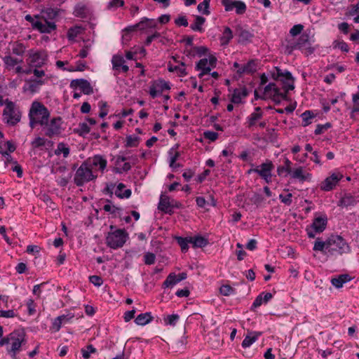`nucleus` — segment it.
<instances>
[{
	"mask_svg": "<svg viewBox=\"0 0 359 359\" xmlns=\"http://www.w3.org/2000/svg\"><path fill=\"white\" fill-rule=\"evenodd\" d=\"M15 150V145L9 142H5L3 139L0 140V154L2 155H9Z\"/></svg>",
	"mask_w": 359,
	"mask_h": 359,
	"instance_id": "29",
	"label": "nucleus"
},
{
	"mask_svg": "<svg viewBox=\"0 0 359 359\" xmlns=\"http://www.w3.org/2000/svg\"><path fill=\"white\" fill-rule=\"evenodd\" d=\"M43 83H44V81L42 80H36L29 85L28 89L32 93H35L38 90L39 86H41Z\"/></svg>",
	"mask_w": 359,
	"mask_h": 359,
	"instance_id": "59",
	"label": "nucleus"
},
{
	"mask_svg": "<svg viewBox=\"0 0 359 359\" xmlns=\"http://www.w3.org/2000/svg\"><path fill=\"white\" fill-rule=\"evenodd\" d=\"M270 98L272 99V100L276 104H278L280 103L282 100H286L287 95L285 93H283L280 92V88H276L275 93L273 94H271L270 96H269Z\"/></svg>",
	"mask_w": 359,
	"mask_h": 359,
	"instance_id": "40",
	"label": "nucleus"
},
{
	"mask_svg": "<svg viewBox=\"0 0 359 359\" xmlns=\"http://www.w3.org/2000/svg\"><path fill=\"white\" fill-rule=\"evenodd\" d=\"M90 126L88 123H80L78 128L74 129V131L81 136H85L90 133Z\"/></svg>",
	"mask_w": 359,
	"mask_h": 359,
	"instance_id": "42",
	"label": "nucleus"
},
{
	"mask_svg": "<svg viewBox=\"0 0 359 359\" xmlns=\"http://www.w3.org/2000/svg\"><path fill=\"white\" fill-rule=\"evenodd\" d=\"M178 245L180 246L181 250L183 252H186L189 250V244H191V238L189 237H181L177 236L175 238Z\"/></svg>",
	"mask_w": 359,
	"mask_h": 359,
	"instance_id": "36",
	"label": "nucleus"
},
{
	"mask_svg": "<svg viewBox=\"0 0 359 359\" xmlns=\"http://www.w3.org/2000/svg\"><path fill=\"white\" fill-rule=\"evenodd\" d=\"M175 23L177 26L187 27L189 23L185 15H180L175 20Z\"/></svg>",
	"mask_w": 359,
	"mask_h": 359,
	"instance_id": "63",
	"label": "nucleus"
},
{
	"mask_svg": "<svg viewBox=\"0 0 359 359\" xmlns=\"http://www.w3.org/2000/svg\"><path fill=\"white\" fill-rule=\"evenodd\" d=\"M25 50V48L22 43L15 44L12 49L13 53L16 55H22Z\"/></svg>",
	"mask_w": 359,
	"mask_h": 359,
	"instance_id": "58",
	"label": "nucleus"
},
{
	"mask_svg": "<svg viewBox=\"0 0 359 359\" xmlns=\"http://www.w3.org/2000/svg\"><path fill=\"white\" fill-rule=\"evenodd\" d=\"M69 149L64 143H59L57 149L55 150L54 154L56 156H59L61 154H63L64 157H67L69 155Z\"/></svg>",
	"mask_w": 359,
	"mask_h": 359,
	"instance_id": "44",
	"label": "nucleus"
},
{
	"mask_svg": "<svg viewBox=\"0 0 359 359\" xmlns=\"http://www.w3.org/2000/svg\"><path fill=\"white\" fill-rule=\"evenodd\" d=\"M314 251H320L327 255H341L351 252V247L343 237L332 235L325 241L317 238L313 248Z\"/></svg>",
	"mask_w": 359,
	"mask_h": 359,
	"instance_id": "1",
	"label": "nucleus"
},
{
	"mask_svg": "<svg viewBox=\"0 0 359 359\" xmlns=\"http://www.w3.org/2000/svg\"><path fill=\"white\" fill-rule=\"evenodd\" d=\"M157 25L156 22L154 19H149L147 18H143L141 21L138 23H137L135 25L129 26L127 28L124 29V32H126V36H128V34L136 30L137 29H144L146 27L149 28H155Z\"/></svg>",
	"mask_w": 359,
	"mask_h": 359,
	"instance_id": "14",
	"label": "nucleus"
},
{
	"mask_svg": "<svg viewBox=\"0 0 359 359\" xmlns=\"http://www.w3.org/2000/svg\"><path fill=\"white\" fill-rule=\"evenodd\" d=\"M3 61L5 65L8 67H13L15 65L19 62H22V60H18L17 58H14L11 55H6L3 58Z\"/></svg>",
	"mask_w": 359,
	"mask_h": 359,
	"instance_id": "47",
	"label": "nucleus"
},
{
	"mask_svg": "<svg viewBox=\"0 0 359 359\" xmlns=\"http://www.w3.org/2000/svg\"><path fill=\"white\" fill-rule=\"evenodd\" d=\"M304 26L302 25H295L291 28V29L290 30V33L292 36H297L302 32Z\"/></svg>",
	"mask_w": 359,
	"mask_h": 359,
	"instance_id": "64",
	"label": "nucleus"
},
{
	"mask_svg": "<svg viewBox=\"0 0 359 359\" xmlns=\"http://www.w3.org/2000/svg\"><path fill=\"white\" fill-rule=\"evenodd\" d=\"M126 185L123 183H119L114 191L115 195L120 198H128L131 196V190L125 189Z\"/></svg>",
	"mask_w": 359,
	"mask_h": 359,
	"instance_id": "30",
	"label": "nucleus"
},
{
	"mask_svg": "<svg viewBox=\"0 0 359 359\" xmlns=\"http://www.w3.org/2000/svg\"><path fill=\"white\" fill-rule=\"evenodd\" d=\"M331 126H332V125L330 123H326L325 124H323V125L318 124L316 126L314 133L316 135H320V134L323 133L325 130H327L330 128H331Z\"/></svg>",
	"mask_w": 359,
	"mask_h": 359,
	"instance_id": "56",
	"label": "nucleus"
},
{
	"mask_svg": "<svg viewBox=\"0 0 359 359\" xmlns=\"http://www.w3.org/2000/svg\"><path fill=\"white\" fill-rule=\"evenodd\" d=\"M236 34L238 36V43H241L250 42L254 36L249 30L245 29L239 25L236 27Z\"/></svg>",
	"mask_w": 359,
	"mask_h": 359,
	"instance_id": "20",
	"label": "nucleus"
},
{
	"mask_svg": "<svg viewBox=\"0 0 359 359\" xmlns=\"http://www.w3.org/2000/svg\"><path fill=\"white\" fill-rule=\"evenodd\" d=\"M27 343L26 333L23 329H18L0 340V346L4 347L8 355L13 359H17V355L22 351Z\"/></svg>",
	"mask_w": 359,
	"mask_h": 359,
	"instance_id": "3",
	"label": "nucleus"
},
{
	"mask_svg": "<svg viewBox=\"0 0 359 359\" xmlns=\"http://www.w3.org/2000/svg\"><path fill=\"white\" fill-rule=\"evenodd\" d=\"M274 169V165L271 161H266L265 163L249 170V172L257 173L266 183L271 182V172Z\"/></svg>",
	"mask_w": 359,
	"mask_h": 359,
	"instance_id": "8",
	"label": "nucleus"
},
{
	"mask_svg": "<svg viewBox=\"0 0 359 359\" xmlns=\"http://www.w3.org/2000/svg\"><path fill=\"white\" fill-rule=\"evenodd\" d=\"M124 5L123 0H111L107 4V9L115 10L118 7H122Z\"/></svg>",
	"mask_w": 359,
	"mask_h": 359,
	"instance_id": "53",
	"label": "nucleus"
},
{
	"mask_svg": "<svg viewBox=\"0 0 359 359\" xmlns=\"http://www.w3.org/2000/svg\"><path fill=\"white\" fill-rule=\"evenodd\" d=\"M210 0H203L202 3L198 5L197 9L199 12H202L204 15L210 14L209 6Z\"/></svg>",
	"mask_w": 359,
	"mask_h": 359,
	"instance_id": "48",
	"label": "nucleus"
},
{
	"mask_svg": "<svg viewBox=\"0 0 359 359\" xmlns=\"http://www.w3.org/2000/svg\"><path fill=\"white\" fill-rule=\"evenodd\" d=\"M61 122L62 119L60 117H57L53 118L50 123H47V130L46 132V135L48 137H52L55 135H58L60 133L61 130Z\"/></svg>",
	"mask_w": 359,
	"mask_h": 359,
	"instance_id": "18",
	"label": "nucleus"
},
{
	"mask_svg": "<svg viewBox=\"0 0 359 359\" xmlns=\"http://www.w3.org/2000/svg\"><path fill=\"white\" fill-rule=\"evenodd\" d=\"M184 67L185 64L184 62H181L180 65H172L169 64L168 69L170 72H176L179 76H184L187 74Z\"/></svg>",
	"mask_w": 359,
	"mask_h": 359,
	"instance_id": "34",
	"label": "nucleus"
},
{
	"mask_svg": "<svg viewBox=\"0 0 359 359\" xmlns=\"http://www.w3.org/2000/svg\"><path fill=\"white\" fill-rule=\"evenodd\" d=\"M205 22V18L200 15H196L195 17L194 22L191 24L190 28L194 32H203L204 31L203 25H204Z\"/></svg>",
	"mask_w": 359,
	"mask_h": 359,
	"instance_id": "33",
	"label": "nucleus"
},
{
	"mask_svg": "<svg viewBox=\"0 0 359 359\" xmlns=\"http://www.w3.org/2000/svg\"><path fill=\"white\" fill-rule=\"evenodd\" d=\"M4 120L11 126H15L20 121V113L15 109L13 102H6V107L3 113Z\"/></svg>",
	"mask_w": 359,
	"mask_h": 359,
	"instance_id": "6",
	"label": "nucleus"
},
{
	"mask_svg": "<svg viewBox=\"0 0 359 359\" xmlns=\"http://www.w3.org/2000/svg\"><path fill=\"white\" fill-rule=\"evenodd\" d=\"M356 204V200L354 196L346 194L338 202V206L342 208H348L349 206H354Z\"/></svg>",
	"mask_w": 359,
	"mask_h": 359,
	"instance_id": "32",
	"label": "nucleus"
},
{
	"mask_svg": "<svg viewBox=\"0 0 359 359\" xmlns=\"http://www.w3.org/2000/svg\"><path fill=\"white\" fill-rule=\"evenodd\" d=\"M278 88L274 83H270L264 87V94L266 96H270L275 93V89Z\"/></svg>",
	"mask_w": 359,
	"mask_h": 359,
	"instance_id": "57",
	"label": "nucleus"
},
{
	"mask_svg": "<svg viewBox=\"0 0 359 359\" xmlns=\"http://www.w3.org/2000/svg\"><path fill=\"white\" fill-rule=\"evenodd\" d=\"M292 195L290 193L287 194L286 195H283V194L279 195V198H280V201L287 205H290L292 203Z\"/></svg>",
	"mask_w": 359,
	"mask_h": 359,
	"instance_id": "62",
	"label": "nucleus"
},
{
	"mask_svg": "<svg viewBox=\"0 0 359 359\" xmlns=\"http://www.w3.org/2000/svg\"><path fill=\"white\" fill-rule=\"evenodd\" d=\"M180 316L177 314L168 315L164 318L165 323L171 326H175L177 323Z\"/></svg>",
	"mask_w": 359,
	"mask_h": 359,
	"instance_id": "49",
	"label": "nucleus"
},
{
	"mask_svg": "<svg viewBox=\"0 0 359 359\" xmlns=\"http://www.w3.org/2000/svg\"><path fill=\"white\" fill-rule=\"evenodd\" d=\"M343 175L339 172H334L330 176L327 177L320 184V189L325 191H330L332 190L337 183L341 180Z\"/></svg>",
	"mask_w": 359,
	"mask_h": 359,
	"instance_id": "11",
	"label": "nucleus"
},
{
	"mask_svg": "<svg viewBox=\"0 0 359 359\" xmlns=\"http://www.w3.org/2000/svg\"><path fill=\"white\" fill-rule=\"evenodd\" d=\"M220 293L224 296H229L233 293L234 289L229 285H223L219 288Z\"/></svg>",
	"mask_w": 359,
	"mask_h": 359,
	"instance_id": "55",
	"label": "nucleus"
},
{
	"mask_svg": "<svg viewBox=\"0 0 359 359\" xmlns=\"http://www.w3.org/2000/svg\"><path fill=\"white\" fill-rule=\"evenodd\" d=\"M73 13L77 18H85L87 16L86 6L82 3L77 4Z\"/></svg>",
	"mask_w": 359,
	"mask_h": 359,
	"instance_id": "38",
	"label": "nucleus"
},
{
	"mask_svg": "<svg viewBox=\"0 0 359 359\" xmlns=\"http://www.w3.org/2000/svg\"><path fill=\"white\" fill-rule=\"evenodd\" d=\"M153 320V317L150 312H146L139 314L135 319V323L138 325H145Z\"/></svg>",
	"mask_w": 359,
	"mask_h": 359,
	"instance_id": "31",
	"label": "nucleus"
},
{
	"mask_svg": "<svg viewBox=\"0 0 359 359\" xmlns=\"http://www.w3.org/2000/svg\"><path fill=\"white\" fill-rule=\"evenodd\" d=\"M221 1L226 11H231L233 8H236V13L238 15H241L246 11V5L241 1L222 0Z\"/></svg>",
	"mask_w": 359,
	"mask_h": 359,
	"instance_id": "12",
	"label": "nucleus"
},
{
	"mask_svg": "<svg viewBox=\"0 0 359 359\" xmlns=\"http://www.w3.org/2000/svg\"><path fill=\"white\" fill-rule=\"evenodd\" d=\"M127 159L128 158H117L114 167V170L116 173L127 172L130 169V163L126 161Z\"/></svg>",
	"mask_w": 359,
	"mask_h": 359,
	"instance_id": "21",
	"label": "nucleus"
},
{
	"mask_svg": "<svg viewBox=\"0 0 359 359\" xmlns=\"http://www.w3.org/2000/svg\"><path fill=\"white\" fill-rule=\"evenodd\" d=\"M153 84L155 86V87H156L158 93H161L165 90L170 89L169 83L163 79L155 81Z\"/></svg>",
	"mask_w": 359,
	"mask_h": 359,
	"instance_id": "43",
	"label": "nucleus"
},
{
	"mask_svg": "<svg viewBox=\"0 0 359 359\" xmlns=\"http://www.w3.org/2000/svg\"><path fill=\"white\" fill-rule=\"evenodd\" d=\"M89 280L92 284L97 287L101 286L103 283L102 278L99 276H91L89 277Z\"/></svg>",
	"mask_w": 359,
	"mask_h": 359,
	"instance_id": "61",
	"label": "nucleus"
},
{
	"mask_svg": "<svg viewBox=\"0 0 359 359\" xmlns=\"http://www.w3.org/2000/svg\"><path fill=\"white\" fill-rule=\"evenodd\" d=\"M352 280V278L348 274H341L335 278L331 279L332 285L336 288H341L344 283H346Z\"/></svg>",
	"mask_w": 359,
	"mask_h": 359,
	"instance_id": "23",
	"label": "nucleus"
},
{
	"mask_svg": "<svg viewBox=\"0 0 359 359\" xmlns=\"http://www.w3.org/2000/svg\"><path fill=\"white\" fill-rule=\"evenodd\" d=\"M67 319V317L65 316H60L58 317H57L53 323V328L55 329V331H59L60 329L61 328V326H62V323L64 322L65 320Z\"/></svg>",
	"mask_w": 359,
	"mask_h": 359,
	"instance_id": "54",
	"label": "nucleus"
},
{
	"mask_svg": "<svg viewBox=\"0 0 359 359\" xmlns=\"http://www.w3.org/2000/svg\"><path fill=\"white\" fill-rule=\"evenodd\" d=\"M292 48L299 50H307L309 53H313L314 49L311 47L309 42V36L307 34H302L298 39L297 42L292 46Z\"/></svg>",
	"mask_w": 359,
	"mask_h": 359,
	"instance_id": "19",
	"label": "nucleus"
},
{
	"mask_svg": "<svg viewBox=\"0 0 359 359\" xmlns=\"http://www.w3.org/2000/svg\"><path fill=\"white\" fill-rule=\"evenodd\" d=\"M156 256L152 252H147L144 256V261L146 264L151 265L155 262Z\"/></svg>",
	"mask_w": 359,
	"mask_h": 359,
	"instance_id": "60",
	"label": "nucleus"
},
{
	"mask_svg": "<svg viewBox=\"0 0 359 359\" xmlns=\"http://www.w3.org/2000/svg\"><path fill=\"white\" fill-rule=\"evenodd\" d=\"M263 116V113L262 112V109L259 107H257L255 109V111L252 113L248 118L247 121V127L252 128L255 126L257 121L261 119Z\"/></svg>",
	"mask_w": 359,
	"mask_h": 359,
	"instance_id": "24",
	"label": "nucleus"
},
{
	"mask_svg": "<svg viewBox=\"0 0 359 359\" xmlns=\"http://www.w3.org/2000/svg\"><path fill=\"white\" fill-rule=\"evenodd\" d=\"M196 69L198 71H201V72L198 74L200 78L203 77L205 74H209L211 71V68L208 65V60L207 58L200 60L196 64Z\"/></svg>",
	"mask_w": 359,
	"mask_h": 359,
	"instance_id": "26",
	"label": "nucleus"
},
{
	"mask_svg": "<svg viewBox=\"0 0 359 359\" xmlns=\"http://www.w3.org/2000/svg\"><path fill=\"white\" fill-rule=\"evenodd\" d=\"M276 71H278V76H279V80L282 82H285L286 81L294 80V78L292 76V74L288 71L283 72L279 67H276Z\"/></svg>",
	"mask_w": 359,
	"mask_h": 359,
	"instance_id": "41",
	"label": "nucleus"
},
{
	"mask_svg": "<svg viewBox=\"0 0 359 359\" xmlns=\"http://www.w3.org/2000/svg\"><path fill=\"white\" fill-rule=\"evenodd\" d=\"M125 60L121 55H115L111 59L113 69L115 71L114 76H117L121 70L123 72L126 73L129 70L128 65H124Z\"/></svg>",
	"mask_w": 359,
	"mask_h": 359,
	"instance_id": "17",
	"label": "nucleus"
},
{
	"mask_svg": "<svg viewBox=\"0 0 359 359\" xmlns=\"http://www.w3.org/2000/svg\"><path fill=\"white\" fill-rule=\"evenodd\" d=\"M233 38V33L229 27H225L222 35L220 37L222 45H227Z\"/></svg>",
	"mask_w": 359,
	"mask_h": 359,
	"instance_id": "39",
	"label": "nucleus"
},
{
	"mask_svg": "<svg viewBox=\"0 0 359 359\" xmlns=\"http://www.w3.org/2000/svg\"><path fill=\"white\" fill-rule=\"evenodd\" d=\"M97 351L96 348L93 345H88L85 348L81 349L82 356L85 359H88L90 353H94Z\"/></svg>",
	"mask_w": 359,
	"mask_h": 359,
	"instance_id": "50",
	"label": "nucleus"
},
{
	"mask_svg": "<svg viewBox=\"0 0 359 359\" xmlns=\"http://www.w3.org/2000/svg\"><path fill=\"white\" fill-rule=\"evenodd\" d=\"M257 71V64L255 60H251L243 67L237 70V73L239 75L243 74H251Z\"/></svg>",
	"mask_w": 359,
	"mask_h": 359,
	"instance_id": "27",
	"label": "nucleus"
},
{
	"mask_svg": "<svg viewBox=\"0 0 359 359\" xmlns=\"http://www.w3.org/2000/svg\"><path fill=\"white\" fill-rule=\"evenodd\" d=\"M49 116L50 113L43 104L36 101L34 102L29 112L30 127L34 128L37 124L41 126L47 125Z\"/></svg>",
	"mask_w": 359,
	"mask_h": 359,
	"instance_id": "4",
	"label": "nucleus"
},
{
	"mask_svg": "<svg viewBox=\"0 0 359 359\" xmlns=\"http://www.w3.org/2000/svg\"><path fill=\"white\" fill-rule=\"evenodd\" d=\"M190 238L191 240V244L192 245V247L194 248H202L208 245L209 243L208 238L202 236L201 235L190 236Z\"/></svg>",
	"mask_w": 359,
	"mask_h": 359,
	"instance_id": "25",
	"label": "nucleus"
},
{
	"mask_svg": "<svg viewBox=\"0 0 359 359\" xmlns=\"http://www.w3.org/2000/svg\"><path fill=\"white\" fill-rule=\"evenodd\" d=\"M127 233L124 230L118 229L108 233L106 238L107 245L112 248L117 249L121 248L126 243Z\"/></svg>",
	"mask_w": 359,
	"mask_h": 359,
	"instance_id": "5",
	"label": "nucleus"
},
{
	"mask_svg": "<svg viewBox=\"0 0 359 359\" xmlns=\"http://www.w3.org/2000/svg\"><path fill=\"white\" fill-rule=\"evenodd\" d=\"M158 209L165 213L172 214L170 210V201L168 198L161 197V200L158 205Z\"/></svg>",
	"mask_w": 359,
	"mask_h": 359,
	"instance_id": "37",
	"label": "nucleus"
},
{
	"mask_svg": "<svg viewBox=\"0 0 359 359\" xmlns=\"http://www.w3.org/2000/svg\"><path fill=\"white\" fill-rule=\"evenodd\" d=\"M177 283H178L177 281V276L172 273L167 276L166 279L163 283V286L164 287H169L174 286Z\"/></svg>",
	"mask_w": 359,
	"mask_h": 359,
	"instance_id": "45",
	"label": "nucleus"
},
{
	"mask_svg": "<svg viewBox=\"0 0 359 359\" xmlns=\"http://www.w3.org/2000/svg\"><path fill=\"white\" fill-rule=\"evenodd\" d=\"M58 15V11L54 8H48L45 10H42L40 15L41 21L45 27L46 25H53L54 30L56 29V25L54 22L51 21L55 19Z\"/></svg>",
	"mask_w": 359,
	"mask_h": 359,
	"instance_id": "13",
	"label": "nucleus"
},
{
	"mask_svg": "<svg viewBox=\"0 0 359 359\" xmlns=\"http://www.w3.org/2000/svg\"><path fill=\"white\" fill-rule=\"evenodd\" d=\"M262 334V333L261 332H250L243 339L241 344L242 347L245 348L250 347L258 339L259 337H260Z\"/></svg>",
	"mask_w": 359,
	"mask_h": 359,
	"instance_id": "22",
	"label": "nucleus"
},
{
	"mask_svg": "<svg viewBox=\"0 0 359 359\" xmlns=\"http://www.w3.org/2000/svg\"><path fill=\"white\" fill-rule=\"evenodd\" d=\"M302 120H303V122H304L303 126H306L309 125L311 123V119L314 118V114L311 111H305L302 114Z\"/></svg>",
	"mask_w": 359,
	"mask_h": 359,
	"instance_id": "51",
	"label": "nucleus"
},
{
	"mask_svg": "<svg viewBox=\"0 0 359 359\" xmlns=\"http://www.w3.org/2000/svg\"><path fill=\"white\" fill-rule=\"evenodd\" d=\"M6 166H9V165H11V169L13 172H17L18 177L20 178L22 176V167L18 164L16 162H13V158H6V161H5Z\"/></svg>",
	"mask_w": 359,
	"mask_h": 359,
	"instance_id": "35",
	"label": "nucleus"
},
{
	"mask_svg": "<svg viewBox=\"0 0 359 359\" xmlns=\"http://www.w3.org/2000/svg\"><path fill=\"white\" fill-rule=\"evenodd\" d=\"M70 87L74 89L79 88L86 95H90L93 92V88L89 81L84 79H76L72 80L70 83Z\"/></svg>",
	"mask_w": 359,
	"mask_h": 359,
	"instance_id": "16",
	"label": "nucleus"
},
{
	"mask_svg": "<svg viewBox=\"0 0 359 359\" xmlns=\"http://www.w3.org/2000/svg\"><path fill=\"white\" fill-rule=\"evenodd\" d=\"M291 165L292 163L288 160V158H286L285 166L278 168V175H282L284 171L286 172L287 174H290L291 172V170H293V168H291Z\"/></svg>",
	"mask_w": 359,
	"mask_h": 359,
	"instance_id": "52",
	"label": "nucleus"
},
{
	"mask_svg": "<svg viewBox=\"0 0 359 359\" xmlns=\"http://www.w3.org/2000/svg\"><path fill=\"white\" fill-rule=\"evenodd\" d=\"M248 95V92L245 88H236L233 90L231 101L233 103L239 104L241 102V99L245 97Z\"/></svg>",
	"mask_w": 359,
	"mask_h": 359,
	"instance_id": "28",
	"label": "nucleus"
},
{
	"mask_svg": "<svg viewBox=\"0 0 359 359\" xmlns=\"http://www.w3.org/2000/svg\"><path fill=\"white\" fill-rule=\"evenodd\" d=\"M25 19L31 23L34 29L38 30L41 33L50 34L54 31L53 25H46V27L43 25L39 15L32 16L31 15L28 14L25 15Z\"/></svg>",
	"mask_w": 359,
	"mask_h": 359,
	"instance_id": "9",
	"label": "nucleus"
},
{
	"mask_svg": "<svg viewBox=\"0 0 359 359\" xmlns=\"http://www.w3.org/2000/svg\"><path fill=\"white\" fill-rule=\"evenodd\" d=\"M140 138L137 136L128 135L126 137V146L127 147H137L140 143Z\"/></svg>",
	"mask_w": 359,
	"mask_h": 359,
	"instance_id": "46",
	"label": "nucleus"
},
{
	"mask_svg": "<svg viewBox=\"0 0 359 359\" xmlns=\"http://www.w3.org/2000/svg\"><path fill=\"white\" fill-rule=\"evenodd\" d=\"M327 218L325 215L316 217L312 224L306 229L308 237L314 238L316 233H322L326 228Z\"/></svg>",
	"mask_w": 359,
	"mask_h": 359,
	"instance_id": "7",
	"label": "nucleus"
},
{
	"mask_svg": "<svg viewBox=\"0 0 359 359\" xmlns=\"http://www.w3.org/2000/svg\"><path fill=\"white\" fill-rule=\"evenodd\" d=\"M95 159L97 161H94L93 163L88 161L83 162L77 169L74 177V183L77 186H83L85 183L96 179L97 175L95 174V172L97 167L101 170L105 169L107 166L105 158Z\"/></svg>",
	"mask_w": 359,
	"mask_h": 359,
	"instance_id": "2",
	"label": "nucleus"
},
{
	"mask_svg": "<svg viewBox=\"0 0 359 359\" xmlns=\"http://www.w3.org/2000/svg\"><path fill=\"white\" fill-rule=\"evenodd\" d=\"M290 175L292 178L299 180L300 182L311 181L312 175L306 171L302 167L294 168Z\"/></svg>",
	"mask_w": 359,
	"mask_h": 359,
	"instance_id": "15",
	"label": "nucleus"
},
{
	"mask_svg": "<svg viewBox=\"0 0 359 359\" xmlns=\"http://www.w3.org/2000/svg\"><path fill=\"white\" fill-rule=\"evenodd\" d=\"M46 60L47 54L45 51H33L31 50L27 62L29 67L38 68L42 67L46 63Z\"/></svg>",
	"mask_w": 359,
	"mask_h": 359,
	"instance_id": "10",
	"label": "nucleus"
}]
</instances>
